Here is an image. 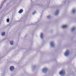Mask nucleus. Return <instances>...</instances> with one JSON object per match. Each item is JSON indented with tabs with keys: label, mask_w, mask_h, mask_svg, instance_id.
Instances as JSON below:
<instances>
[{
	"label": "nucleus",
	"mask_w": 76,
	"mask_h": 76,
	"mask_svg": "<svg viewBox=\"0 0 76 76\" xmlns=\"http://www.w3.org/2000/svg\"><path fill=\"white\" fill-rule=\"evenodd\" d=\"M69 54H70L69 51L67 50H66V52L65 53V55L66 56H69Z\"/></svg>",
	"instance_id": "obj_1"
},
{
	"label": "nucleus",
	"mask_w": 76,
	"mask_h": 76,
	"mask_svg": "<svg viewBox=\"0 0 76 76\" xmlns=\"http://www.w3.org/2000/svg\"><path fill=\"white\" fill-rule=\"evenodd\" d=\"M59 74L60 75H64L65 74V72L64 71H62L60 72Z\"/></svg>",
	"instance_id": "obj_2"
},
{
	"label": "nucleus",
	"mask_w": 76,
	"mask_h": 76,
	"mask_svg": "<svg viewBox=\"0 0 76 76\" xmlns=\"http://www.w3.org/2000/svg\"><path fill=\"white\" fill-rule=\"evenodd\" d=\"M15 68L13 66H11L10 67V70L11 71H13L14 70Z\"/></svg>",
	"instance_id": "obj_3"
},
{
	"label": "nucleus",
	"mask_w": 76,
	"mask_h": 76,
	"mask_svg": "<svg viewBox=\"0 0 76 76\" xmlns=\"http://www.w3.org/2000/svg\"><path fill=\"white\" fill-rule=\"evenodd\" d=\"M23 12V10H20L19 11V13L20 14V13H22V12Z\"/></svg>",
	"instance_id": "obj_4"
},
{
	"label": "nucleus",
	"mask_w": 76,
	"mask_h": 76,
	"mask_svg": "<svg viewBox=\"0 0 76 76\" xmlns=\"http://www.w3.org/2000/svg\"><path fill=\"white\" fill-rule=\"evenodd\" d=\"M48 69L47 68H45L43 69V71L44 72H47V71Z\"/></svg>",
	"instance_id": "obj_5"
},
{
	"label": "nucleus",
	"mask_w": 76,
	"mask_h": 76,
	"mask_svg": "<svg viewBox=\"0 0 76 76\" xmlns=\"http://www.w3.org/2000/svg\"><path fill=\"white\" fill-rule=\"evenodd\" d=\"M51 45V46L53 47H54V43L53 42H51L50 44Z\"/></svg>",
	"instance_id": "obj_6"
},
{
	"label": "nucleus",
	"mask_w": 76,
	"mask_h": 76,
	"mask_svg": "<svg viewBox=\"0 0 76 76\" xmlns=\"http://www.w3.org/2000/svg\"><path fill=\"white\" fill-rule=\"evenodd\" d=\"M10 44L11 45H13V42L10 41Z\"/></svg>",
	"instance_id": "obj_7"
},
{
	"label": "nucleus",
	"mask_w": 76,
	"mask_h": 76,
	"mask_svg": "<svg viewBox=\"0 0 76 76\" xmlns=\"http://www.w3.org/2000/svg\"><path fill=\"white\" fill-rule=\"evenodd\" d=\"M59 11L58 10H57L56 11V15H57L58 14V12Z\"/></svg>",
	"instance_id": "obj_8"
},
{
	"label": "nucleus",
	"mask_w": 76,
	"mask_h": 76,
	"mask_svg": "<svg viewBox=\"0 0 76 76\" xmlns=\"http://www.w3.org/2000/svg\"><path fill=\"white\" fill-rule=\"evenodd\" d=\"M4 35H5V32H3L2 33L1 35L2 36H4Z\"/></svg>",
	"instance_id": "obj_9"
},
{
	"label": "nucleus",
	"mask_w": 76,
	"mask_h": 76,
	"mask_svg": "<svg viewBox=\"0 0 76 76\" xmlns=\"http://www.w3.org/2000/svg\"><path fill=\"white\" fill-rule=\"evenodd\" d=\"M43 34H42V33H41V36H40V37L41 38H43Z\"/></svg>",
	"instance_id": "obj_10"
},
{
	"label": "nucleus",
	"mask_w": 76,
	"mask_h": 76,
	"mask_svg": "<svg viewBox=\"0 0 76 76\" xmlns=\"http://www.w3.org/2000/svg\"><path fill=\"white\" fill-rule=\"evenodd\" d=\"M10 20L9 19H7V23H9V22Z\"/></svg>",
	"instance_id": "obj_11"
},
{
	"label": "nucleus",
	"mask_w": 76,
	"mask_h": 76,
	"mask_svg": "<svg viewBox=\"0 0 76 76\" xmlns=\"http://www.w3.org/2000/svg\"><path fill=\"white\" fill-rule=\"evenodd\" d=\"M67 28V26H64L62 27L63 28Z\"/></svg>",
	"instance_id": "obj_12"
},
{
	"label": "nucleus",
	"mask_w": 76,
	"mask_h": 76,
	"mask_svg": "<svg viewBox=\"0 0 76 76\" xmlns=\"http://www.w3.org/2000/svg\"><path fill=\"white\" fill-rule=\"evenodd\" d=\"M72 13H75V10H73L72 11Z\"/></svg>",
	"instance_id": "obj_13"
},
{
	"label": "nucleus",
	"mask_w": 76,
	"mask_h": 76,
	"mask_svg": "<svg viewBox=\"0 0 76 76\" xmlns=\"http://www.w3.org/2000/svg\"><path fill=\"white\" fill-rule=\"evenodd\" d=\"M75 28H72V31H74V30H75Z\"/></svg>",
	"instance_id": "obj_14"
},
{
	"label": "nucleus",
	"mask_w": 76,
	"mask_h": 76,
	"mask_svg": "<svg viewBox=\"0 0 76 76\" xmlns=\"http://www.w3.org/2000/svg\"><path fill=\"white\" fill-rule=\"evenodd\" d=\"M47 18H51V16H50V15H49L48 16Z\"/></svg>",
	"instance_id": "obj_15"
},
{
	"label": "nucleus",
	"mask_w": 76,
	"mask_h": 76,
	"mask_svg": "<svg viewBox=\"0 0 76 76\" xmlns=\"http://www.w3.org/2000/svg\"><path fill=\"white\" fill-rule=\"evenodd\" d=\"M35 12L33 13V14L34 15V14H35Z\"/></svg>",
	"instance_id": "obj_16"
}]
</instances>
